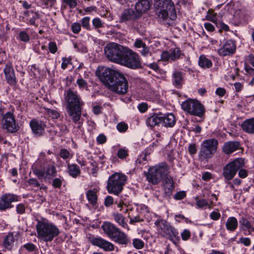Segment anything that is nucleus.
Returning a JSON list of instances; mask_svg holds the SVG:
<instances>
[{
	"instance_id": "obj_1",
	"label": "nucleus",
	"mask_w": 254,
	"mask_h": 254,
	"mask_svg": "<svg viewBox=\"0 0 254 254\" xmlns=\"http://www.w3.org/2000/svg\"><path fill=\"white\" fill-rule=\"evenodd\" d=\"M98 75L100 81L110 91L124 95L128 89V81L122 73L106 67L98 69Z\"/></svg>"
},
{
	"instance_id": "obj_2",
	"label": "nucleus",
	"mask_w": 254,
	"mask_h": 254,
	"mask_svg": "<svg viewBox=\"0 0 254 254\" xmlns=\"http://www.w3.org/2000/svg\"><path fill=\"white\" fill-rule=\"evenodd\" d=\"M66 103V110L71 121L80 129L84 120L82 118V109L84 103L77 92L68 89L64 94Z\"/></svg>"
},
{
	"instance_id": "obj_3",
	"label": "nucleus",
	"mask_w": 254,
	"mask_h": 254,
	"mask_svg": "<svg viewBox=\"0 0 254 254\" xmlns=\"http://www.w3.org/2000/svg\"><path fill=\"white\" fill-rule=\"evenodd\" d=\"M104 233L113 242L125 247L130 244L129 238L114 224L106 221L101 226Z\"/></svg>"
},
{
	"instance_id": "obj_4",
	"label": "nucleus",
	"mask_w": 254,
	"mask_h": 254,
	"mask_svg": "<svg viewBox=\"0 0 254 254\" xmlns=\"http://www.w3.org/2000/svg\"><path fill=\"white\" fill-rule=\"evenodd\" d=\"M37 238L44 242H51L60 233L56 225L47 220L37 221L36 225Z\"/></svg>"
},
{
	"instance_id": "obj_5",
	"label": "nucleus",
	"mask_w": 254,
	"mask_h": 254,
	"mask_svg": "<svg viewBox=\"0 0 254 254\" xmlns=\"http://www.w3.org/2000/svg\"><path fill=\"white\" fill-rule=\"evenodd\" d=\"M154 7L156 13L164 20L169 17L174 20L177 17L175 5L172 0H155Z\"/></svg>"
},
{
	"instance_id": "obj_6",
	"label": "nucleus",
	"mask_w": 254,
	"mask_h": 254,
	"mask_svg": "<svg viewBox=\"0 0 254 254\" xmlns=\"http://www.w3.org/2000/svg\"><path fill=\"white\" fill-rule=\"evenodd\" d=\"M127 176L120 173H115L107 181V190L109 193L118 195L123 190L127 181Z\"/></svg>"
},
{
	"instance_id": "obj_7",
	"label": "nucleus",
	"mask_w": 254,
	"mask_h": 254,
	"mask_svg": "<svg viewBox=\"0 0 254 254\" xmlns=\"http://www.w3.org/2000/svg\"><path fill=\"white\" fill-rule=\"evenodd\" d=\"M169 168L165 163H161L149 168L146 175L147 181L153 185L158 184L168 176Z\"/></svg>"
},
{
	"instance_id": "obj_8",
	"label": "nucleus",
	"mask_w": 254,
	"mask_h": 254,
	"mask_svg": "<svg viewBox=\"0 0 254 254\" xmlns=\"http://www.w3.org/2000/svg\"><path fill=\"white\" fill-rule=\"evenodd\" d=\"M33 172L39 179H43L45 182H51L57 176L56 167L53 164L44 162L33 169Z\"/></svg>"
},
{
	"instance_id": "obj_9",
	"label": "nucleus",
	"mask_w": 254,
	"mask_h": 254,
	"mask_svg": "<svg viewBox=\"0 0 254 254\" xmlns=\"http://www.w3.org/2000/svg\"><path fill=\"white\" fill-rule=\"evenodd\" d=\"M127 48L115 43H110L104 48L105 55L109 61L120 64Z\"/></svg>"
},
{
	"instance_id": "obj_10",
	"label": "nucleus",
	"mask_w": 254,
	"mask_h": 254,
	"mask_svg": "<svg viewBox=\"0 0 254 254\" xmlns=\"http://www.w3.org/2000/svg\"><path fill=\"white\" fill-rule=\"evenodd\" d=\"M158 233L163 237H167L171 240H179V233L176 229L172 226L167 221L158 219L155 222Z\"/></svg>"
},
{
	"instance_id": "obj_11",
	"label": "nucleus",
	"mask_w": 254,
	"mask_h": 254,
	"mask_svg": "<svg viewBox=\"0 0 254 254\" xmlns=\"http://www.w3.org/2000/svg\"><path fill=\"white\" fill-rule=\"evenodd\" d=\"M125 50L120 64L131 69L141 68V63L139 55L128 48Z\"/></svg>"
},
{
	"instance_id": "obj_12",
	"label": "nucleus",
	"mask_w": 254,
	"mask_h": 254,
	"mask_svg": "<svg viewBox=\"0 0 254 254\" xmlns=\"http://www.w3.org/2000/svg\"><path fill=\"white\" fill-rule=\"evenodd\" d=\"M244 159L238 158L227 164L223 168V175L228 181L231 180L236 175L237 171L245 166Z\"/></svg>"
},
{
	"instance_id": "obj_13",
	"label": "nucleus",
	"mask_w": 254,
	"mask_h": 254,
	"mask_svg": "<svg viewBox=\"0 0 254 254\" xmlns=\"http://www.w3.org/2000/svg\"><path fill=\"white\" fill-rule=\"evenodd\" d=\"M182 107L190 114L199 117L204 115L205 113L204 106L198 100L194 99H189L183 102Z\"/></svg>"
},
{
	"instance_id": "obj_14",
	"label": "nucleus",
	"mask_w": 254,
	"mask_h": 254,
	"mask_svg": "<svg viewBox=\"0 0 254 254\" xmlns=\"http://www.w3.org/2000/svg\"><path fill=\"white\" fill-rule=\"evenodd\" d=\"M1 127L11 133H15L19 129L13 113L8 112L3 116L1 118Z\"/></svg>"
},
{
	"instance_id": "obj_15",
	"label": "nucleus",
	"mask_w": 254,
	"mask_h": 254,
	"mask_svg": "<svg viewBox=\"0 0 254 254\" xmlns=\"http://www.w3.org/2000/svg\"><path fill=\"white\" fill-rule=\"evenodd\" d=\"M19 197L13 193H6L0 197V210L5 211L13 207L12 202L19 200Z\"/></svg>"
},
{
	"instance_id": "obj_16",
	"label": "nucleus",
	"mask_w": 254,
	"mask_h": 254,
	"mask_svg": "<svg viewBox=\"0 0 254 254\" xmlns=\"http://www.w3.org/2000/svg\"><path fill=\"white\" fill-rule=\"evenodd\" d=\"M182 52L179 48H172L169 51L162 52L161 55L162 61L164 62H175L180 59Z\"/></svg>"
},
{
	"instance_id": "obj_17",
	"label": "nucleus",
	"mask_w": 254,
	"mask_h": 254,
	"mask_svg": "<svg viewBox=\"0 0 254 254\" xmlns=\"http://www.w3.org/2000/svg\"><path fill=\"white\" fill-rule=\"evenodd\" d=\"M139 17L135 11L131 8L125 9L121 13L119 17L120 23H127L129 21H134L139 19Z\"/></svg>"
},
{
	"instance_id": "obj_18",
	"label": "nucleus",
	"mask_w": 254,
	"mask_h": 254,
	"mask_svg": "<svg viewBox=\"0 0 254 254\" xmlns=\"http://www.w3.org/2000/svg\"><path fill=\"white\" fill-rule=\"evenodd\" d=\"M90 242L92 245L97 246L105 251H113L115 249V246L112 243L101 237L92 238Z\"/></svg>"
},
{
	"instance_id": "obj_19",
	"label": "nucleus",
	"mask_w": 254,
	"mask_h": 254,
	"mask_svg": "<svg viewBox=\"0 0 254 254\" xmlns=\"http://www.w3.org/2000/svg\"><path fill=\"white\" fill-rule=\"evenodd\" d=\"M32 132L37 136L42 135L46 127L45 123L36 119H32L29 123Z\"/></svg>"
},
{
	"instance_id": "obj_20",
	"label": "nucleus",
	"mask_w": 254,
	"mask_h": 254,
	"mask_svg": "<svg viewBox=\"0 0 254 254\" xmlns=\"http://www.w3.org/2000/svg\"><path fill=\"white\" fill-rule=\"evenodd\" d=\"M3 72L7 83L10 85H15L17 83V80L11 64H6L3 69Z\"/></svg>"
},
{
	"instance_id": "obj_21",
	"label": "nucleus",
	"mask_w": 254,
	"mask_h": 254,
	"mask_svg": "<svg viewBox=\"0 0 254 254\" xmlns=\"http://www.w3.org/2000/svg\"><path fill=\"white\" fill-rule=\"evenodd\" d=\"M236 50L234 42L231 40H227L223 46L218 50V54L221 56H227L233 55Z\"/></svg>"
},
{
	"instance_id": "obj_22",
	"label": "nucleus",
	"mask_w": 254,
	"mask_h": 254,
	"mask_svg": "<svg viewBox=\"0 0 254 254\" xmlns=\"http://www.w3.org/2000/svg\"><path fill=\"white\" fill-rule=\"evenodd\" d=\"M17 241L16 235H14V232H10L4 238L2 246L6 251H11Z\"/></svg>"
},
{
	"instance_id": "obj_23",
	"label": "nucleus",
	"mask_w": 254,
	"mask_h": 254,
	"mask_svg": "<svg viewBox=\"0 0 254 254\" xmlns=\"http://www.w3.org/2000/svg\"><path fill=\"white\" fill-rule=\"evenodd\" d=\"M151 3L149 0H138L135 4V11L139 17L150 8Z\"/></svg>"
},
{
	"instance_id": "obj_24",
	"label": "nucleus",
	"mask_w": 254,
	"mask_h": 254,
	"mask_svg": "<svg viewBox=\"0 0 254 254\" xmlns=\"http://www.w3.org/2000/svg\"><path fill=\"white\" fill-rule=\"evenodd\" d=\"M175 187V186L173 178L169 176L165 177L163 185L164 195L165 196H170L171 195Z\"/></svg>"
},
{
	"instance_id": "obj_25",
	"label": "nucleus",
	"mask_w": 254,
	"mask_h": 254,
	"mask_svg": "<svg viewBox=\"0 0 254 254\" xmlns=\"http://www.w3.org/2000/svg\"><path fill=\"white\" fill-rule=\"evenodd\" d=\"M225 10L233 15L234 17L238 20L243 19L245 15L244 9L236 8L234 5L231 3L228 4L226 5Z\"/></svg>"
},
{
	"instance_id": "obj_26",
	"label": "nucleus",
	"mask_w": 254,
	"mask_h": 254,
	"mask_svg": "<svg viewBox=\"0 0 254 254\" xmlns=\"http://www.w3.org/2000/svg\"><path fill=\"white\" fill-rule=\"evenodd\" d=\"M218 147V142L217 139H207V159L211 157L216 153Z\"/></svg>"
},
{
	"instance_id": "obj_27",
	"label": "nucleus",
	"mask_w": 254,
	"mask_h": 254,
	"mask_svg": "<svg viewBox=\"0 0 254 254\" xmlns=\"http://www.w3.org/2000/svg\"><path fill=\"white\" fill-rule=\"evenodd\" d=\"M162 125L164 127H172L175 125L176 120L174 115L172 113H170L165 115H162Z\"/></svg>"
},
{
	"instance_id": "obj_28",
	"label": "nucleus",
	"mask_w": 254,
	"mask_h": 254,
	"mask_svg": "<svg viewBox=\"0 0 254 254\" xmlns=\"http://www.w3.org/2000/svg\"><path fill=\"white\" fill-rule=\"evenodd\" d=\"M240 229L242 231H248L249 234L254 231V226L251 221L247 218L242 217L239 221Z\"/></svg>"
},
{
	"instance_id": "obj_29",
	"label": "nucleus",
	"mask_w": 254,
	"mask_h": 254,
	"mask_svg": "<svg viewBox=\"0 0 254 254\" xmlns=\"http://www.w3.org/2000/svg\"><path fill=\"white\" fill-rule=\"evenodd\" d=\"M239 146L240 143L238 141H228L224 144L223 151L225 153L229 154L238 150Z\"/></svg>"
},
{
	"instance_id": "obj_30",
	"label": "nucleus",
	"mask_w": 254,
	"mask_h": 254,
	"mask_svg": "<svg viewBox=\"0 0 254 254\" xmlns=\"http://www.w3.org/2000/svg\"><path fill=\"white\" fill-rule=\"evenodd\" d=\"M67 171L68 175L73 178H76L81 174V170L78 165L75 163H67Z\"/></svg>"
},
{
	"instance_id": "obj_31",
	"label": "nucleus",
	"mask_w": 254,
	"mask_h": 254,
	"mask_svg": "<svg viewBox=\"0 0 254 254\" xmlns=\"http://www.w3.org/2000/svg\"><path fill=\"white\" fill-rule=\"evenodd\" d=\"M162 114H154L152 116L147 118L146 124L147 126L153 127L159 124H162Z\"/></svg>"
},
{
	"instance_id": "obj_32",
	"label": "nucleus",
	"mask_w": 254,
	"mask_h": 254,
	"mask_svg": "<svg viewBox=\"0 0 254 254\" xmlns=\"http://www.w3.org/2000/svg\"><path fill=\"white\" fill-rule=\"evenodd\" d=\"M243 130L249 134H254V118L247 119L242 124Z\"/></svg>"
},
{
	"instance_id": "obj_33",
	"label": "nucleus",
	"mask_w": 254,
	"mask_h": 254,
	"mask_svg": "<svg viewBox=\"0 0 254 254\" xmlns=\"http://www.w3.org/2000/svg\"><path fill=\"white\" fill-rule=\"evenodd\" d=\"M114 220L123 228L129 230V228L126 221L125 217L121 213H114L113 214Z\"/></svg>"
},
{
	"instance_id": "obj_34",
	"label": "nucleus",
	"mask_w": 254,
	"mask_h": 254,
	"mask_svg": "<svg viewBox=\"0 0 254 254\" xmlns=\"http://www.w3.org/2000/svg\"><path fill=\"white\" fill-rule=\"evenodd\" d=\"M225 226L227 230L230 232L235 231L238 227V222L235 217H229L226 222Z\"/></svg>"
},
{
	"instance_id": "obj_35",
	"label": "nucleus",
	"mask_w": 254,
	"mask_h": 254,
	"mask_svg": "<svg viewBox=\"0 0 254 254\" xmlns=\"http://www.w3.org/2000/svg\"><path fill=\"white\" fill-rule=\"evenodd\" d=\"M87 199L92 206H96L97 204V190L95 189L88 190L86 193Z\"/></svg>"
},
{
	"instance_id": "obj_36",
	"label": "nucleus",
	"mask_w": 254,
	"mask_h": 254,
	"mask_svg": "<svg viewBox=\"0 0 254 254\" xmlns=\"http://www.w3.org/2000/svg\"><path fill=\"white\" fill-rule=\"evenodd\" d=\"M173 85L177 88L181 87L183 83V75L182 73L179 71H175L173 73Z\"/></svg>"
},
{
	"instance_id": "obj_37",
	"label": "nucleus",
	"mask_w": 254,
	"mask_h": 254,
	"mask_svg": "<svg viewBox=\"0 0 254 254\" xmlns=\"http://www.w3.org/2000/svg\"><path fill=\"white\" fill-rule=\"evenodd\" d=\"M198 159L201 162L206 160V140L203 141L199 153Z\"/></svg>"
},
{
	"instance_id": "obj_38",
	"label": "nucleus",
	"mask_w": 254,
	"mask_h": 254,
	"mask_svg": "<svg viewBox=\"0 0 254 254\" xmlns=\"http://www.w3.org/2000/svg\"><path fill=\"white\" fill-rule=\"evenodd\" d=\"M64 179L63 177L60 176L59 178L54 177L51 180V184L54 188L60 189L62 188Z\"/></svg>"
},
{
	"instance_id": "obj_39",
	"label": "nucleus",
	"mask_w": 254,
	"mask_h": 254,
	"mask_svg": "<svg viewBox=\"0 0 254 254\" xmlns=\"http://www.w3.org/2000/svg\"><path fill=\"white\" fill-rule=\"evenodd\" d=\"M245 68L248 76H249L250 78H251L249 84L253 86L254 85V69L247 65H245Z\"/></svg>"
},
{
	"instance_id": "obj_40",
	"label": "nucleus",
	"mask_w": 254,
	"mask_h": 254,
	"mask_svg": "<svg viewBox=\"0 0 254 254\" xmlns=\"http://www.w3.org/2000/svg\"><path fill=\"white\" fill-rule=\"evenodd\" d=\"M207 20L211 21L215 25H217V15L212 9H209L207 11Z\"/></svg>"
},
{
	"instance_id": "obj_41",
	"label": "nucleus",
	"mask_w": 254,
	"mask_h": 254,
	"mask_svg": "<svg viewBox=\"0 0 254 254\" xmlns=\"http://www.w3.org/2000/svg\"><path fill=\"white\" fill-rule=\"evenodd\" d=\"M41 5L46 8H52L56 3V0H40Z\"/></svg>"
},
{
	"instance_id": "obj_42",
	"label": "nucleus",
	"mask_w": 254,
	"mask_h": 254,
	"mask_svg": "<svg viewBox=\"0 0 254 254\" xmlns=\"http://www.w3.org/2000/svg\"><path fill=\"white\" fill-rule=\"evenodd\" d=\"M132 245L136 249H142L144 247V243L141 239L135 238L132 240Z\"/></svg>"
},
{
	"instance_id": "obj_43",
	"label": "nucleus",
	"mask_w": 254,
	"mask_h": 254,
	"mask_svg": "<svg viewBox=\"0 0 254 254\" xmlns=\"http://www.w3.org/2000/svg\"><path fill=\"white\" fill-rule=\"evenodd\" d=\"M76 83L80 90H88V83L82 77L79 78L76 80Z\"/></svg>"
},
{
	"instance_id": "obj_44",
	"label": "nucleus",
	"mask_w": 254,
	"mask_h": 254,
	"mask_svg": "<svg viewBox=\"0 0 254 254\" xmlns=\"http://www.w3.org/2000/svg\"><path fill=\"white\" fill-rule=\"evenodd\" d=\"M128 156V149L124 148H120L117 152V156L121 159H126Z\"/></svg>"
},
{
	"instance_id": "obj_45",
	"label": "nucleus",
	"mask_w": 254,
	"mask_h": 254,
	"mask_svg": "<svg viewBox=\"0 0 254 254\" xmlns=\"http://www.w3.org/2000/svg\"><path fill=\"white\" fill-rule=\"evenodd\" d=\"M58 128L59 131L57 130L56 131V132L57 133H59L60 135H65L66 133H67L68 132V129H67V127L64 125H63V124L59 125L58 126Z\"/></svg>"
},
{
	"instance_id": "obj_46",
	"label": "nucleus",
	"mask_w": 254,
	"mask_h": 254,
	"mask_svg": "<svg viewBox=\"0 0 254 254\" xmlns=\"http://www.w3.org/2000/svg\"><path fill=\"white\" fill-rule=\"evenodd\" d=\"M90 20V18L88 16L84 17L81 20V23L82 27L87 30H90L91 29Z\"/></svg>"
},
{
	"instance_id": "obj_47",
	"label": "nucleus",
	"mask_w": 254,
	"mask_h": 254,
	"mask_svg": "<svg viewBox=\"0 0 254 254\" xmlns=\"http://www.w3.org/2000/svg\"><path fill=\"white\" fill-rule=\"evenodd\" d=\"M81 29V24L78 22H74L71 25V30L74 34H78Z\"/></svg>"
},
{
	"instance_id": "obj_48",
	"label": "nucleus",
	"mask_w": 254,
	"mask_h": 254,
	"mask_svg": "<svg viewBox=\"0 0 254 254\" xmlns=\"http://www.w3.org/2000/svg\"><path fill=\"white\" fill-rule=\"evenodd\" d=\"M117 128L120 132H125L128 129V125L125 122H122L117 125Z\"/></svg>"
},
{
	"instance_id": "obj_49",
	"label": "nucleus",
	"mask_w": 254,
	"mask_h": 254,
	"mask_svg": "<svg viewBox=\"0 0 254 254\" xmlns=\"http://www.w3.org/2000/svg\"><path fill=\"white\" fill-rule=\"evenodd\" d=\"M19 37L21 41L24 42H28L30 40L28 34L25 31H22L19 32Z\"/></svg>"
},
{
	"instance_id": "obj_50",
	"label": "nucleus",
	"mask_w": 254,
	"mask_h": 254,
	"mask_svg": "<svg viewBox=\"0 0 254 254\" xmlns=\"http://www.w3.org/2000/svg\"><path fill=\"white\" fill-rule=\"evenodd\" d=\"M142 49L139 51L141 55L144 57H147L149 56H151V52L150 51L149 48L145 45L142 48Z\"/></svg>"
},
{
	"instance_id": "obj_51",
	"label": "nucleus",
	"mask_w": 254,
	"mask_h": 254,
	"mask_svg": "<svg viewBox=\"0 0 254 254\" xmlns=\"http://www.w3.org/2000/svg\"><path fill=\"white\" fill-rule=\"evenodd\" d=\"M238 243L243 244L246 247H249L251 244V240L248 237H241L239 238Z\"/></svg>"
},
{
	"instance_id": "obj_52",
	"label": "nucleus",
	"mask_w": 254,
	"mask_h": 254,
	"mask_svg": "<svg viewBox=\"0 0 254 254\" xmlns=\"http://www.w3.org/2000/svg\"><path fill=\"white\" fill-rule=\"evenodd\" d=\"M48 115L53 119H57L60 116V114L57 110L48 109L47 110Z\"/></svg>"
},
{
	"instance_id": "obj_53",
	"label": "nucleus",
	"mask_w": 254,
	"mask_h": 254,
	"mask_svg": "<svg viewBox=\"0 0 254 254\" xmlns=\"http://www.w3.org/2000/svg\"><path fill=\"white\" fill-rule=\"evenodd\" d=\"M144 65L146 66L147 67H149V68L153 70L156 72H158L160 70V68L158 64L155 62H153L152 63H144Z\"/></svg>"
},
{
	"instance_id": "obj_54",
	"label": "nucleus",
	"mask_w": 254,
	"mask_h": 254,
	"mask_svg": "<svg viewBox=\"0 0 254 254\" xmlns=\"http://www.w3.org/2000/svg\"><path fill=\"white\" fill-rule=\"evenodd\" d=\"M92 24L95 28H99L103 27V23L99 18H94L92 20Z\"/></svg>"
},
{
	"instance_id": "obj_55",
	"label": "nucleus",
	"mask_w": 254,
	"mask_h": 254,
	"mask_svg": "<svg viewBox=\"0 0 254 254\" xmlns=\"http://www.w3.org/2000/svg\"><path fill=\"white\" fill-rule=\"evenodd\" d=\"M27 183L29 186L33 188H37L38 189L40 186V183L37 179L35 178L29 179L27 181Z\"/></svg>"
},
{
	"instance_id": "obj_56",
	"label": "nucleus",
	"mask_w": 254,
	"mask_h": 254,
	"mask_svg": "<svg viewBox=\"0 0 254 254\" xmlns=\"http://www.w3.org/2000/svg\"><path fill=\"white\" fill-rule=\"evenodd\" d=\"M62 1L66 5H68L70 9L74 8L77 4L76 0H62Z\"/></svg>"
},
{
	"instance_id": "obj_57",
	"label": "nucleus",
	"mask_w": 254,
	"mask_h": 254,
	"mask_svg": "<svg viewBox=\"0 0 254 254\" xmlns=\"http://www.w3.org/2000/svg\"><path fill=\"white\" fill-rule=\"evenodd\" d=\"M59 155L63 159L66 160L69 158L70 153L67 149H61Z\"/></svg>"
},
{
	"instance_id": "obj_58",
	"label": "nucleus",
	"mask_w": 254,
	"mask_h": 254,
	"mask_svg": "<svg viewBox=\"0 0 254 254\" xmlns=\"http://www.w3.org/2000/svg\"><path fill=\"white\" fill-rule=\"evenodd\" d=\"M48 48L50 52L53 54H55L58 50L57 44L55 42H50L49 43Z\"/></svg>"
},
{
	"instance_id": "obj_59",
	"label": "nucleus",
	"mask_w": 254,
	"mask_h": 254,
	"mask_svg": "<svg viewBox=\"0 0 254 254\" xmlns=\"http://www.w3.org/2000/svg\"><path fill=\"white\" fill-rule=\"evenodd\" d=\"M198 64L200 67L203 68L206 67V57L205 55H202L199 57Z\"/></svg>"
},
{
	"instance_id": "obj_60",
	"label": "nucleus",
	"mask_w": 254,
	"mask_h": 254,
	"mask_svg": "<svg viewBox=\"0 0 254 254\" xmlns=\"http://www.w3.org/2000/svg\"><path fill=\"white\" fill-rule=\"evenodd\" d=\"M71 59L69 58L63 57L62 58V63L61 67L63 69H65L67 67V65L70 63Z\"/></svg>"
},
{
	"instance_id": "obj_61",
	"label": "nucleus",
	"mask_w": 254,
	"mask_h": 254,
	"mask_svg": "<svg viewBox=\"0 0 254 254\" xmlns=\"http://www.w3.org/2000/svg\"><path fill=\"white\" fill-rule=\"evenodd\" d=\"M186 196V193L185 191H180L177 192L174 196V198L176 200H182Z\"/></svg>"
},
{
	"instance_id": "obj_62",
	"label": "nucleus",
	"mask_w": 254,
	"mask_h": 254,
	"mask_svg": "<svg viewBox=\"0 0 254 254\" xmlns=\"http://www.w3.org/2000/svg\"><path fill=\"white\" fill-rule=\"evenodd\" d=\"M96 141L98 144H102L107 141V137L104 134L101 133L97 137Z\"/></svg>"
},
{
	"instance_id": "obj_63",
	"label": "nucleus",
	"mask_w": 254,
	"mask_h": 254,
	"mask_svg": "<svg viewBox=\"0 0 254 254\" xmlns=\"http://www.w3.org/2000/svg\"><path fill=\"white\" fill-rule=\"evenodd\" d=\"M23 247L29 252H34L36 249V246L31 243H27L24 245Z\"/></svg>"
},
{
	"instance_id": "obj_64",
	"label": "nucleus",
	"mask_w": 254,
	"mask_h": 254,
	"mask_svg": "<svg viewBox=\"0 0 254 254\" xmlns=\"http://www.w3.org/2000/svg\"><path fill=\"white\" fill-rule=\"evenodd\" d=\"M114 203V198L112 196L108 195L105 199L104 205L106 207H109Z\"/></svg>"
}]
</instances>
